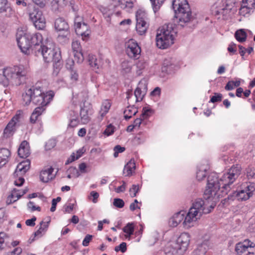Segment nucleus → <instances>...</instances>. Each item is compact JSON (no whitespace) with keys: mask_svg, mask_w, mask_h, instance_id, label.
Segmentation results:
<instances>
[{"mask_svg":"<svg viewBox=\"0 0 255 255\" xmlns=\"http://www.w3.org/2000/svg\"><path fill=\"white\" fill-rule=\"evenodd\" d=\"M44 107L45 106H39L34 109L33 113L35 114L36 115L39 116L45 110Z\"/></svg>","mask_w":255,"mask_h":255,"instance_id":"nucleus-54","label":"nucleus"},{"mask_svg":"<svg viewBox=\"0 0 255 255\" xmlns=\"http://www.w3.org/2000/svg\"><path fill=\"white\" fill-rule=\"evenodd\" d=\"M147 91V82L144 79L141 80L134 91V95L136 101L139 102L142 100Z\"/></svg>","mask_w":255,"mask_h":255,"instance_id":"nucleus-16","label":"nucleus"},{"mask_svg":"<svg viewBox=\"0 0 255 255\" xmlns=\"http://www.w3.org/2000/svg\"><path fill=\"white\" fill-rule=\"evenodd\" d=\"M140 47L136 42L131 39L127 43L126 53L130 58L138 59L140 56Z\"/></svg>","mask_w":255,"mask_h":255,"instance_id":"nucleus-15","label":"nucleus"},{"mask_svg":"<svg viewBox=\"0 0 255 255\" xmlns=\"http://www.w3.org/2000/svg\"><path fill=\"white\" fill-rule=\"evenodd\" d=\"M119 2L123 9H130L133 7V3L131 0H119Z\"/></svg>","mask_w":255,"mask_h":255,"instance_id":"nucleus-34","label":"nucleus"},{"mask_svg":"<svg viewBox=\"0 0 255 255\" xmlns=\"http://www.w3.org/2000/svg\"><path fill=\"white\" fill-rule=\"evenodd\" d=\"M114 132V127L111 125H109L104 132V134L109 136Z\"/></svg>","mask_w":255,"mask_h":255,"instance_id":"nucleus-52","label":"nucleus"},{"mask_svg":"<svg viewBox=\"0 0 255 255\" xmlns=\"http://www.w3.org/2000/svg\"><path fill=\"white\" fill-rule=\"evenodd\" d=\"M255 5V0H243L242 8L252 9Z\"/></svg>","mask_w":255,"mask_h":255,"instance_id":"nucleus-37","label":"nucleus"},{"mask_svg":"<svg viewBox=\"0 0 255 255\" xmlns=\"http://www.w3.org/2000/svg\"><path fill=\"white\" fill-rule=\"evenodd\" d=\"M200 217L199 214H197L189 210L187 214L185 213L183 224L187 228L191 227L193 226V223H195Z\"/></svg>","mask_w":255,"mask_h":255,"instance_id":"nucleus-19","label":"nucleus"},{"mask_svg":"<svg viewBox=\"0 0 255 255\" xmlns=\"http://www.w3.org/2000/svg\"><path fill=\"white\" fill-rule=\"evenodd\" d=\"M214 96L211 98L210 102L215 103L216 102H219L222 101L223 95L222 94L215 93Z\"/></svg>","mask_w":255,"mask_h":255,"instance_id":"nucleus-43","label":"nucleus"},{"mask_svg":"<svg viewBox=\"0 0 255 255\" xmlns=\"http://www.w3.org/2000/svg\"><path fill=\"white\" fill-rule=\"evenodd\" d=\"M30 161L29 159L23 161L19 163L15 169L14 174L17 176L25 174L30 168Z\"/></svg>","mask_w":255,"mask_h":255,"instance_id":"nucleus-21","label":"nucleus"},{"mask_svg":"<svg viewBox=\"0 0 255 255\" xmlns=\"http://www.w3.org/2000/svg\"><path fill=\"white\" fill-rule=\"evenodd\" d=\"M54 25L56 30L58 31H67L69 29L67 22L62 17H59L55 20Z\"/></svg>","mask_w":255,"mask_h":255,"instance_id":"nucleus-27","label":"nucleus"},{"mask_svg":"<svg viewBox=\"0 0 255 255\" xmlns=\"http://www.w3.org/2000/svg\"><path fill=\"white\" fill-rule=\"evenodd\" d=\"M172 7L176 17L178 19L179 25L183 27L193 19L194 17L187 0H173Z\"/></svg>","mask_w":255,"mask_h":255,"instance_id":"nucleus-5","label":"nucleus"},{"mask_svg":"<svg viewBox=\"0 0 255 255\" xmlns=\"http://www.w3.org/2000/svg\"><path fill=\"white\" fill-rule=\"evenodd\" d=\"M134 227L132 223H128L123 229V231L128 234V235H126L127 238L129 237L131 235L133 234L134 232Z\"/></svg>","mask_w":255,"mask_h":255,"instance_id":"nucleus-35","label":"nucleus"},{"mask_svg":"<svg viewBox=\"0 0 255 255\" xmlns=\"http://www.w3.org/2000/svg\"><path fill=\"white\" fill-rule=\"evenodd\" d=\"M173 23L164 24L159 28L156 34V45L160 49H166L174 43L176 31Z\"/></svg>","mask_w":255,"mask_h":255,"instance_id":"nucleus-4","label":"nucleus"},{"mask_svg":"<svg viewBox=\"0 0 255 255\" xmlns=\"http://www.w3.org/2000/svg\"><path fill=\"white\" fill-rule=\"evenodd\" d=\"M90 112V108L84 106L81 108L80 115L81 117V122L83 124H87L90 121L89 113Z\"/></svg>","mask_w":255,"mask_h":255,"instance_id":"nucleus-29","label":"nucleus"},{"mask_svg":"<svg viewBox=\"0 0 255 255\" xmlns=\"http://www.w3.org/2000/svg\"><path fill=\"white\" fill-rule=\"evenodd\" d=\"M164 253L166 255H182L183 254L173 242L167 244L164 249Z\"/></svg>","mask_w":255,"mask_h":255,"instance_id":"nucleus-20","label":"nucleus"},{"mask_svg":"<svg viewBox=\"0 0 255 255\" xmlns=\"http://www.w3.org/2000/svg\"><path fill=\"white\" fill-rule=\"evenodd\" d=\"M67 172L68 173H70L72 174H75L76 175V177H78L79 176L78 171V170L77 169V168L76 167H70L68 169Z\"/></svg>","mask_w":255,"mask_h":255,"instance_id":"nucleus-64","label":"nucleus"},{"mask_svg":"<svg viewBox=\"0 0 255 255\" xmlns=\"http://www.w3.org/2000/svg\"><path fill=\"white\" fill-rule=\"evenodd\" d=\"M75 31L77 34L82 36L83 40H86L90 34L89 26L85 22H83L79 28H76Z\"/></svg>","mask_w":255,"mask_h":255,"instance_id":"nucleus-26","label":"nucleus"},{"mask_svg":"<svg viewBox=\"0 0 255 255\" xmlns=\"http://www.w3.org/2000/svg\"><path fill=\"white\" fill-rule=\"evenodd\" d=\"M203 246H201L198 247V248L194 251L195 255H204L205 253L204 251H202Z\"/></svg>","mask_w":255,"mask_h":255,"instance_id":"nucleus-62","label":"nucleus"},{"mask_svg":"<svg viewBox=\"0 0 255 255\" xmlns=\"http://www.w3.org/2000/svg\"><path fill=\"white\" fill-rule=\"evenodd\" d=\"M10 156L11 152L8 149L0 148V168L8 162Z\"/></svg>","mask_w":255,"mask_h":255,"instance_id":"nucleus-24","label":"nucleus"},{"mask_svg":"<svg viewBox=\"0 0 255 255\" xmlns=\"http://www.w3.org/2000/svg\"><path fill=\"white\" fill-rule=\"evenodd\" d=\"M72 48L73 50V52L82 51L80 43L77 40L73 41L72 42Z\"/></svg>","mask_w":255,"mask_h":255,"instance_id":"nucleus-45","label":"nucleus"},{"mask_svg":"<svg viewBox=\"0 0 255 255\" xmlns=\"http://www.w3.org/2000/svg\"><path fill=\"white\" fill-rule=\"evenodd\" d=\"M206 169H200L196 172V178L199 181L202 180L206 177Z\"/></svg>","mask_w":255,"mask_h":255,"instance_id":"nucleus-40","label":"nucleus"},{"mask_svg":"<svg viewBox=\"0 0 255 255\" xmlns=\"http://www.w3.org/2000/svg\"><path fill=\"white\" fill-rule=\"evenodd\" d=\"M185 212L181 211L175 214L169 220V225L172 227H175L178 226L184 219Z\"/></svg>","mask_w":255,"mask_h":255,"instance_id":"nucleus-22","label":"nucleus"},{"mask_svg":"<svg viewBox=\"0 0 255 255\" xmlns=\"http://www.w3.org/2000/svg\"><path fill=\"white\" fill-rule=\"evenodd\" d=\"M241 167L239 165L233 166L219 179L217 173H211L207 177V184L204 194L205 198L228 194L233 188V184L241 174Z\"/></svg>","mask_w":255,"mask_h":255,"instance_id":"nucleus-1","label":"nucleus"},{"mask_svg":"<svg viewBox=\"0 0 255 255\" xmlns=\"http://www.w3.org/2000/svg\"><path fill=\"white\" fill-rule=\"evenodd\" d=\"M91 196L93 197L92 201L93 203H96L97 202V199L99 197V194L98 192L93 191L90 193Z\"/></svg>","mask_w":255,"mask_h":255,"instance_id":"nucleus-60","label":"nucleus"},{"mask_svg":"<svg viewBox=\"0 0 255 255\" xmlns=\"http://www.w3.org/2000/svg\"><path fill=\"white\" fill-rule=\"evenodd\" d=\"M139 190V186L138 185L133 184L131 188L129 189V192L131 197H134L136 196V193Z\"/></svg>","mask_w":255,"mask_h":255,"instance_id":"nucleus-41","label":"nucleus"},{"mask_svg":"<svg viewBox=\"0 0 255 255\" xmlns=\"http://www.w3.org/2000/svg\"><path fill=\"white\" fill-rule=\"evenodd\" d=\"M61 198L60 197H57L56 198H54L52 200V206L50 208V211L52 212H54L56 208V205L57 202L61 201Z\"/></svg>","mask_w":255,"mask_h":255,"instance_id":"nucleus-50","label":"nucleus"},{"mask_svg":"<svg viewBox=\"0 0 255 255\" xmlns=\"http://www.w3.org/2000/svg\"><path fill=\"white\" fill-rule=\"evenodd\" d=\"M111 106V103L109 100H105L102 103L101 110L99 112L101 120H102L103 117L108 113Z\"/></svg>","mask_w":255,"mask_h":255,"instance_id":"nucleus-31","label":"nucleus"},{"mask_svg":"<svg viewBox=\"0 0 255 255\" xmlns=\"http://www.w3.org/2000/svg\"><path fill=\"white\" fill-rule=\"evenodd\" d=\"M136 29L140 35L145 33L148 26V18L146 14L141 10H138L136 14Z\"/></svg>","mask_w":255,"mask_h":255,"instance_id":"nucleus-12","label":"nucleus"},{"mask_svg":"<svg viewBox=\"0 0 255 255\" xmlns=\"http://www.w3.org/2000/svg\"><path fill=\"white\" fill-rule=\"evenodd\" d=\"M207 206L206 201L201 198H198L193 203L192 206L190 210L201 217L203 214L209 213L215 207V205L213 204L209 207Z\"/></svg>","mask_w":255,"mask_h":255,"instance_id":"nucleus-10","label":"nucleus"},{"mask_svg":"<svg viewBox=\"0 0 255 255\" xmlns=\"http://www.w3.org/2000/svg\"><path fill=\"white\" fill-rule=\"evenodd\" d=\"M56 145V141L54 139H50L46 143L45 147L47 149H50Z\"/></svg>","mask_w":255,"mask_h":255,"instance_id":"nucleus-56","label":"nucleus"},{"mask_svg":"<svg viewBox=\"0 0 255 255\" xmlns=\"http://www.w3.org/2000/svg\"><path fill=\"white\" fill-rule=\"evenodd\" d=\"M235 88L233 84V81H229L226 84L225 89L226 90L230 91Z\"/></svg>","mask_w":255,"mask_h":255,"instance_id":"nucleus-61","label":"nucleus"},{"mask_svg":"<svg viewBox=\"0 0 255 255\" xmlns=\"http://www.w3.org/2000/svg\"><path fill=\"white\" fill-rule=\"evenodd\" d=\"M29 39L30 45V52L34 55L37 48L40 49L43 45L42 44V36L39 33H30L29 32Z\"/></svg>","mask_w":255,"mask_h":255,"instance_id":"nucleus-14","label":"nucleus"},{"mask_svg":"<svg viewBox=\"0 0 255 255\" xmlns=\"http://www.w3.org/2000/svg\"><path fill=\"white\" fill-rule=\"evenodd\" d=\"M29 18L33 22L36 28L43 29L45 27L46 21L42 12L38 8H34L29 13Z\"/></svg>","mask_w":255,"mask_h":255,"instance_id":"nucleus-11","label":"nucleus"},{"mask_svg":"<svg viewBox=\"0 0 255 255\" xmlns=\"http://www.w3.org/2000/svg\"><path fill=\"white\" fill-rule=\"evenodd\" d=\"M79 75L76 70L72 69L71 71V79L75 81L78 80Z\"/></svg>","mask_w":255,"mask_h":255,"instance_id":"nucleus-58","label":"nucleus"},{"mask_svg":"<svg viewBox=\"0 0 255 255\" xmlns=\"http://www.w3.org/2000/svg\"><path fill=\"white\" fill-rule=\"evenodd\" d=\"M53 170L54 169L52 167L42 170L40 174V180L43 182L47 183L53 179L55 177V175L52 174Z\"/></svg>","mask_w":255,"mask_h":255,"instance_id":"nucleus-25","label":"nucleus"},{"mask_svg":"<svg viewBox=\"0 0 255 255\" xmlns=\"http://www.w3.org/2000/svg\"><path fill=\"white\" fill-rule=\"evenodd\" d=\"M172 242L184 253L189 244L190 235L188 233H183L175 241Z\"/></svg>","mask_w":255,"mask_h":255,"instance_id":"nucleus-17","label":"nucleus"},{"mask_svg":"<svg viewBox=\"0 0 255 255\" xmlns=\"http://www.w3.org/2000/svg\"><path fill=\"white\" fill-rule=\"evenodd\" d=\"M65 0H53L52 4L53 5H54L55 4L57 5V7L59 6H61L65 4Z\"/></svg>","mask_w":255,"mask_h":255,"instance_id":"nucleus-63","label":"nucleus"},{"mask_svg":"<svg viewBox=\"0 0 255 255\" xmlns=\"http://www.w3.org/2000/svg\"><path fill=\"white\" fill-rule=\"evenodd\" d=\"M18 154L21 158H26L30 155V147L28 142L23 140L19 145Z\"/></svg>","mask_w":255,"mask_h":255,"instance_id":"nucleus-23","label":"nucleus"},{"mask_svg":"<svg viewBox=\"0 0 255 255\" xmlns=\"http://www.w3.org/2000/svg\"><path fill=\"white\" fill-rule=\"evenodd\" d=\"M0 13L7 17H10L14 15L15 11L7 0H0Z\"/></svg>","mask_w":255,"mask_h":255,"instance_id":"nucleus-18","label":"nucleus"},{"mask_svg":"<svg viewBox=\"0 0 255 255\" xmlns=\"http://www.w3.org/2000/svg\"><path fill=\"white\" fill-rule=\"evenodd\" d=\"M88 61L90 66L95 69H99L102 66L101 60L97 59L96 56L93 54H89Z\"/></svg>","mask_w":255,"mask_h":255,"instance_id":"nucleus-30","label":"nucleus"},{"mask_svg":"<svg viewBox=\"0 0 255 255\" xmlns=\"http://www.w3.org/2000/svg\"><path fill=\"white\" fill-rule=\"evenodd\" d=\"M34 54L36 56H42L45 62H53L56 64L59 63L61 59L60 49L52 43L43 45L41 48H37Z\"/></svg>","mask_w":255,"mask_h":255,"instance_id":"nucleus-6","label":"nucleus"},{"mask_svg":"<svg viewBox=\"0 0 255 255\" xmlns=\"http://www.w3.org/2000/svg\"><path fill=\"white\" fill-rule=\"evenodd\" d=\"M125 149H126L124 147H122L120 145H117L115 146L114 148V156L115 157H117L119 155V153L124 152L125 150Z\"/></svg>","mask_w":255,"mask_h":255,"instance_id":"nucleus-47","label":"nucleus"},{"mask_svg":"<svg viewBox=\"0 0 255 255\" xmlns=\"http://www.w3.org/2000/svg\"><path fill=\"white\" fill-rule=\"evenodd\" d=\"M12 196H14L16 200L17 201L18 199H19L23 195H22L21 192L20 190H17L15 188L13 189L12 191Z\"/></svg>","mask_w":255,"mask_h":255,"instance_id":"nucleus-51","label":"nucleus"},{"mask_svg":"<svg viewBox=\"0 0 255 255\" xmlns=\"http://www.w3.org/2000/svg\"><path fill=\"white\" fill-rule=\"evenodd\" d=\"M122 70L124 73H128L131 70V65L128 61H123L122 63Z\"/></svg>","mask_w":255,"mask_h":255,"instance_id":"nucleus-39","label":"nucleus"},{"mask_svg":"<svg viewBox=\"0 0 255 255\" xmlns=\"http://www.w3.org/2000/svg\"><path fill=\"white\" fill-rule=\"evenodd\" d=\"M79 123V120L78 116H76L75 118H72L70 119V126L72 127H74L76 126Z\"/></svg>","mask_w":255,"mask_h":255,"instance_id":"nucleus-59","label":"nucleus"},{"mask_svg":"<svg viewBox=\"0 0 255 255\" xmlns=\"http://www.w3.org/2000/svg\"><path fill=\"white\" fill-rule=\"evenodd\" d=\"M20 113L16 114L9 122L3 130L4 137L7 138L11 136L14 132L16 127L19 125V122L21 118Z\"/></svg>","mask_w":255,"mask_h":255,"instance_id":"nucleus-13","label":"nucleus"},{"mask_svg":"<svg viewBox=\"0 0 255 255\" xmlns=\"http://www.w3.org/2000/svg\"><path fill=\"white\" fill-rule=\"evenodd\" d=\"M135 169V164L133 160L130 159L126 165H125L123 173L125 176H130Z\"/></svg>","mask_w":255,"mask_h":255,"instance_id":"nucleus-28","label":"nucleus"},{"mask_svg":"<svg viewBox=\"0 0 255 255\" xmlns=\"http://www.w3.org/2000/svg\"><path fill=\"white\" fill-rule=\"evenodd\" d=\"M246 170L247 176L249 179L255 178V168L249 167Z\"/></svg>","mask_w":255,"mask_h":255,"instance_id":"nucleus-48","label":"nucleus"},{"mask_svg":"<svg viewBox=\"0 0 255 255\" xmlns=\"http://www.w3.org/2000/svg\"><path fill=\"white\" fill-rule=\"evenodd\" d=\"M153 113L152 109L148 107H144L142 109V113L141 116L143 117L144 119H146L149 117Z\"/></svg>","mask_w":255,"mask_h":255,"instance_id":"nucleus-42","label":"nucleus"},{"mask_svg":"<svg viewBox=\"0 0 255 255\" xmlns=\"http://www.w3.org/2000/svg\"><path fill=\"white\" fill-rule=\"evenodd\" d=\"M54 96L53 91L44 93L39 86L26 87L22 94V101L24 105H28L32 102L35 105L46 106L52 100Z\"/></svg>","mask_w":255,"mask_h":255,"instance_id":"nucleus-2","label":"nucleus"},{"mask_svg":"<svg viewBox=\"0 0 255 255\" xmlns=\"http://www.w3.org/2000/svg\"><path fill=\"white\" fill-rule=\"evenodd\" d=\"M244 189L239 191L233 190L228 195L231 200L245 201L253 196L255 191V183H249L244 185Z\"/></svg>","mask_w":255,"mask_h":255,"instance_id":"nucleus-7","label":"nucleus"},{"mask_svg":"<svg viewBox=\"0 0 255 255\" xmlns=\"http://www.w3.org/2000/svg\"><path fill=\"white\" fill-rule=\"evenodd\" d=\"M36 220V217H33L30 219L27 220L25 222V224L28 226L33 227L35 225V221Z\"/></svg>","mask_w":255,"mask_h":255,"instance_id":"nucleus-57","label":"nucleus"},{"mask_svg":"<svg viewBox=\"0 0 255 255\" xmlns=\"http://www.w3.org/2000/svg\"><path fill=\"white\" fill-rule=\"evenodd\" d=\"M232 9V7H230V5L228 4H226V6H224L223 8L221 9H218L216 11L217 14H225L227 13L228 11H230V10Z\"/></svg>","mask_w":255,"mask_h":255,"instance_id":"nucleus-44","label":"nucleus"},{"mask_svg":"<svg viewBox=\"0 0 255 255\" xmlns=\"http://www.w3.org/2000/svg\"><path fill=\"white\" fill-rule=\"evenodd\" d=\"M74 53V60L80 63L83 61L85 55L82 51L75 52Z\"/></svg>","mask_w":255,"mask_h":255,"instance_id":"nucleus-38","label":"nucleus"},{"mask_svg":"<svg viewBox=\"0 0 255 255\" xmlns=\"http://www.w3.org/2000/svg\"><path fill=\"white\" fill-rule=\"evenodd\" d=\"M82 18L80 16H76L74 20L75 28H79L82 24Z\"/></svg>","mask_w":255,"mask_h":255,"instance_id":"nucleus-53","label":"nucleus"},{"mask_svg":"<svg viewBox=\"0 0 255 255\" xmlns=\"http://www.w3.org/2000/svg\"><path fill=\"white\" fill-rule=\"evenodd\" d=\"M113 205L117 208H122L124 206L125 202L123 199L115 198L114 199Z\"/></svg>","mask_w":255,"mask_h":255,"instance_id":"nucleus-46","label":"nucleus"},{"mask_svg":"<svg viewBox=\"0 0 255 255\" xmlns=\"http://www.w3.org/2000/svg\"><path fill=\"white\" fill-rule=\"evenodd\" d=\"M236 39L240 42H243L246 40L247 34L243 29L237 30L235 34Z\"/></svg>","mask_w":255,"mask_h":255,"instance_id":"nucleus-33","label":"nucleus"},{"mask_svg":"<svg viewBox=\"0 0 255 255\" xmlns=\"http://www.w3.org/2000/svg\"><path fill=\"white\" fill-rule=\"evenodd\" d=\"M2 73L0 74V84L4 87L9 84L17 86L25 82L26 72L22 65L6 67Z\"/></svg>","mask_w":255,"mask_h":255,"instance_id":"nucleus-3","label":"nucleus"},{"mask_svg":"<svg viewBox=\"0 0 255 255\" xmlns=\"http://www.w3.org/2000/svg\"><path fill=\"white\" fill-rule=\"evenodd\" d=\"M153 10L154 12L155 13L156 11H158L160 9L161 6L165 0H150Z\"/></svg>","mask_w":255,"mask_h":255,"instance_id":"nucleus-36","label":"nucleus"},{"mask_svg":"<svg viewBox=\"0 0 255 255\" xmlns=\"http://www.w3.org/2000/svg\"><path fill=\"white\" fill-rule=\"evenodd\" d=\"M137 110L133 107L128 106L124 112V118L126 120L130 119L132 116L137 113Z\"/></svg>","mask_w":255,"mask_h":255,"instance_id":"nucleus-32","label":"nucleus"},{"mask_svg":"<svg viewBox=\"0 0 255 255\" xmlns=\"http://www.w3.org/2000/svg\"><path fill=\"white\" fill-rule=\"evenodd\" d=\"M46 232V231L45 230V228H44L42 226H41L39 229L34 233V237H41Z\"/></svg>","mask_w":255,"mask_h":255,"instance_id":"nucleus-49","label":"nucleus"},{"mask_svg":"<svg viewBox=\"0 0 255 255\" xmlns=\"http://www.w3.org/2000/svg\"><path fill=\"white\" fill-rule=\"evenodd\" d=\"M255 244L249 240L240 242L236 245L235 252L237 255H254Z\"/></svg>","mask_w":255,"mask_h":255,"instance_id":"nucleus-9","label":"nucleus"},{"mask_svg":"<svg viewBox=\"0 0 255 255\" xmlns=\"http://www.w3.org/2000/svg\"><path fill=\"white\" fill-rule=\"evenodd\" d=\"M93 236L90 235H87L84 240L83 241L82 245L84 247H87L89 245L90 242L92 240Z\"/></svg>","mask_w":255,"mask_h":255,"instance_id":"nucleus-55","label":"nucleus"},{"mask_svg":"<svg viewBox=\"0 0 255 255\" xmlns=\"http://www.w3.org/2000/svg\"><path fill=\"white\" fill-rule=\"evenodd\" d=\"M16 36L17 45L21 51L26 55L30 54V45L29 39V32H25L21 30H18Z\"/></svg>","mask_w":255,"mask_h":255,"instance_id":"nucleus-8","label":"nucleus"}]
</instances>
